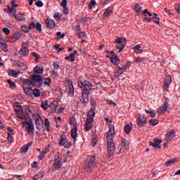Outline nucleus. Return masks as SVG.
<instances>
[{
	"mask_svg": "<svg viewBox=\"0 0 180 180\" xmlns=\"http://www.w3.org/2000/svg\"><path fill=\"white\" fill-rule=\"evenodd\" d=\"M108 127L109 131L106 136L108 146L107 154L108 157H112V155H115L116 150V146H115V143H113V137H115L116 132L115 131V126L112 124V121L110 122Z\"/></svg>",
	"mask_w": 180,
	"mask_h": 180,
	"instance_id": "f257e3e1",
	"label": "nucleus"
},
{
	"mask_svg": "<svg viewBox=\"0 0 180 180\" xmlns=\"http://www.w3.org/2000/svg\"><path fill=\"white\" fill-rule=\"evenodd\" d=\"M98 161L96 155H89L85 162L84 169L86 172H91L96 167Z\"/></svg>",
	"mask_w": 180,
	"mask_h": 180,
	"instance_id": "f03ea898",
	"label": "nucleus"
},
{
	"mask_svg": "<svg viewBox=\"0 0 180 180\" xmlns=\"http://www.w3.org/2000/svg\"><path fill=\"white\" fill-rule=\"evenodd\" d=\"M21 29L24 33H29L30 30L31 29H36L37 31L38 32H41V24L39 22H37L36 24L34 22H31L30 23L29 26L26 25H22Z\"/></svg>",
	"mask_w": 180,
	"mask_h": 180,
	"instance_id": "7ed1b4c3",
	"label": "nucleus"
},
{
	"mask_svg": "<svg viewBox=\"0 0 180 180\" xmlns=\"http://www.w3.org/2000/svg\"><path fill=\"white\" fill-rule=\"evenodd\" d=\"M77 85L81 89H89V91L95 89H92V83L91 82L81 78L77 79Z\"/></svg>",
	"mask_w": 180,
	"mask_h": 180,
	"instance_id": "20e7f679",
	"label": "nucleus"
},
{
	"mask_svg": "<svg viewBox=\"0 0 180 180\" xmlns=\"http://www.w3.org/2000/svg\"><path fill=\"white\" fill-rule=\"evenodd\" d=\"M147 123H148V117H147L146 115L142 114L138 115V117L136 118V124L138 127H144Z\"/></svg>",
	"mask_w": 180,
	"mask_h": 180,
	"instance_id": "39448f33",
	"label": "nucleus"
},
{
	"mask_svg": "<svg viewBox=\"0 0 180 180\" xmlns=\"http://www.w3.org/2000/svg\"><path fill=\"white\" fill-rule=\"evenodd\" d=\"M115 43H116L117 45L116 46V49H118V50H120L118 51V53H120V51H122L123 50V49H124V43H126V38L124 37H117L115 39Z\"/></svg>",
	"mask_w": 180,
	"mask_h": 180,
	"instance_id": "423d86ee",
	"label": "nucleus"
},
{
	"mask_svg": "<svg viewBox=\"0 0 180 180\" xmlns=\"http://www.w3.org/2000/svg\"><path fill=\"white\" fill-rule=\"evenodd\" d=\"M74 85L72 84V81L71 79L66 80V89L65 92L69 95V96H74Z\"/></svg>",
	"mask_w": 180,
	"mask_h": 180,
	"instance_id": "0eeeda50",
	"label": "nucleus"
},
{
	"mask_svg": "<svg viewBox=\"0 0 180 180\" xmlns=\"http://www.w3.org/2000/svg\"><path fill=\"white\" fill-rule=\"evenodd\" d=\"M82 103H88L89 102V89H84L82 91V98L80 99Z\"/></svg>",
	"mask_w": 180,
	"mask_h": 180,
	"instance_id": "6e6552de",
	"label": "nucleus"
},
{
	"mask_svg": "<svg viewBox=\"0 0 180 180\" xmlns=\"http://www.w3.org/2000/svg\"><path fill=\"white\" fill-rule=\"evenodd\" d=\"M14 110L16 113L17 117L19 119H23V108H22V105H20V103H17L14 105Z\"/></svg>",
	"mask_w": 180,
	"mask_h": 180,
	"instance_id": "1a4fd4ad",
	"label": "nucleus"
},
{
	"mask_svg": "<svg viewBox=\"0 0 180 180\" xmlns=\"http://www.w3.org/2000/svg\"><path fill=\"white\" fill-rule=\"evenodd\" d=\"M63 167V162H61V158L58 156L56 159L54 160V163L52 166V169L53 172L58 171Z\"/></svg>",
	"mask_w": 180,
	"mask_h": 180,
	"instance_id": "9d476101",
	"label": "nucleus"
},
{
	"mask_svg": "<svg viewBox=\"0 0 180 180\" xmlns=\"http://www.w3.org/2000/svg\"><path fill=\"white\" fill-rule=\"evenodd\" d=\"M171 110V107H169V103H163L162 106H160L157 109L158 113L159 115H162V113H165V112H169Z\"/></svg>",
	"mask_w": 180,
	"mask_h": 180,
	"instance_id": "9b49d317",
	"label": "nucleus"
},
{
	"mask_svg": "<svg viewBox=\"0 0 180 180\" xmlns=\"http://www.w3.org/2000/svg\"><path fill=\"white\" fill-rule=\"evenodd\" d=\"M161 143H162V140L158 139H153V143L150 141L149 142V146H152L154 148H158L160 149L161 148Z\"/></svg>",
	"mask_w": 180,
	"mask_h": 180,
	"instance_id": "f8f14e48",
	"label": "nucleus"
},
{
	"mask_svg": "<svg viewBox=\"0 0 180 180\" xmlns=\"http://www.w3.org/2000/svg\"><path fill=\"white\" fill-rule=\"evenodd\" d=\"M36 129L40 131V130L44 129V126L43 125V120L40 118V116H38L35 120Z\"/></svg>",
	"mask_w": 180,
	"mask_h": 180,
	"instance_id": "ddd939ff",
	"label": "nucleus"
},
{
	"mask_svg": "<svg viewBox=\"0 0 180 180\" xmlns=\"http://www.w3.org/2000/svg\"><path fill=\"white\" fill-rule=\"evenodd\" d=\"M175 136H176V132H175V130L171 129L166 134V141L169 143L172 139H174Z\"/></svg>",
	"mask_w": 180,
	"mask_h": 180,
	"instance_id": "4468645a",
	"label": "nucleus"
},
{
	"mask_svg": "<svg viewBox=\"0 0 180 180\" xmlns=\"http://www.w3.org/2000/svg\"><path fill=\"white\" fill-rule=\"evenodd\" d=\"M172 82V77L171 75H167L164 81V89H168L169 88V85H171V83Z\"/></svg>",
	"mask_w": 180,
	"mask_h": 180,
	"instance_id": "2eb2a0df",
	"label": "nucleus"
},
{
	"mask_svg": "<svg viewBox=\"0 0 180 180\" xmlns=\"http://www.w3.org/2000/svg\"><path fill=\"white\" fill-rule=\"evenodd\" d=\"M45 23L49 29H54L56 27V22L51 18H47L45 20Z\"/></svg>",
	"mask_w": 180,
	"mask_h": 180,
	"instance_id": "dca6fc26",
	"label": "nucleus"
},
{
	"mask_svg": "<svg viewBox=\"0 0 180 180\" xmlns=\"http://www.w3.org/2000/svg\"><path fill=\"white\" fill-rule=\"evenodd\" d=\"M32 79V81H34V82H42L43 81V77H41L40 75L38 74H32L31 75Z\"/></svg>",
	"mask_w": 180,
	"mask_h": 180,
	"instance_id": "f3484780",
	"label": "nucleus"
},
{
	"mask_svg": "<svg viewBox=\"0 0 180 180\" xmlns=\"http://www.w3.org/2000/svg\"><path fill=\"white\" fill-rule=\"evenodd\" d=\"M23 123L24 124H26V126H28V133H34V125L33 124V122L25 121Z\"/></svg>",
	"mask_w": 180,
	"mask_h": 180,
	"instance_id": "a211bd4d",
	"label": "nucleus"
},
{
	"mask_svg": "<svg viewBox=\"0 0 180 180\" xmlns=\"http://www.w3.org/2000/svg\"><path fill=\"white\" fill-rule=\"evenodd\" d=\"M32 143H28L26 145H24L20 148V153L21 154H26L27 151H29V148H30V146H32Z\"/></svg>",
	"mask_w": 180,
	"mask_h": 180,
	"instance_id": "6ab92c4d",
	"label": "nucleus"
},
{
	"mask_svg": "<svg viewBox=\"0 0 180 180\" xmlns=\"http://www.w3.org/2000/svg\"><path fill=\"white\" fill-rule=\"evenodd\" d=\"M7 72L8 75H10V77H13V78H18V77H19V75L20 74V71L16 72L11 69L8 70Z\"/></svg>",
	"mask_w": 180,
	"mask_h": 180,
	"instance_id": "aec40b11",
	"label": "nucleus"
},
{
	"mask_svg": "<svg viewBox=\"0 0 180 180\" xmlns=\"http://www.w3.org/2000/svg\"><path fill=\"white\" fill-rule=\"evenodd\" d=\"M71 136L74 141H77V137H78V129L77 127H73L71 130Z\"/></svg>",
	"mask_w": 180,
	"mask_h": 180,
	"instance_id": "412c9836",
	"label": "nucleus"
},
{
	"mask_svg": "<svg viewBox=\"0 0 180 180\" xmlns=\"http://www.w3.org/2000/svg\"><path fill=\"white\" fill-rule=\"evenodd\" d=\"M68 143V139H67V136L62 134L60 135V140L58 143L59 146H64V144H67Z\"/></svg>",
	"mask_w": 180,
	"mask_h": 180,
	"instance_id": "4be33fe9",
	"label": "nucleus"
},
{
	"mask_svg": "<svg viewBox=\"0 0 180 180\" xmlns=\"http://www.w3.org/2000/svg\"><path fill=\"white\" fill-rule=\"evenodd\" d=\"M111 63H112L114 65H119V64H120V59L117 56L113 55V56L111 57Z\"/></svg>",
	"mask_w": 180,
	"mask_h": 180,
	"instance_id": "5701e85b",
	"label": "nucleus"
},
{
	"mask_svg": "<svg viewBox=\"0 0 180 180\" xmlns=\"http://www.w3.org/2000/svg\"><path fill=\"white\" fill-rule=\"evenodd\" d=\"M20 53L22 54V56H23V57H26L29 56V49H27L26 46H22L20 50Z\"/></svg>",
	"mask_w": 180,
	"mask_h": 180,
	"instance_id": "b1692460",
	"label": "nucleus"
},
{
	"mask_svg": "<svg viewBox=\"0 0 180 180\" xmlns=\"http://www.w3.org/2000/svg\"><path fill=\"white\" fill-rule=\"evenodd\" d=\"M58 106V103L56 101H53L49 105V108L51 109L52 112H56L57 110V107Z\"/></svg>",
	"mask_w": 180,
	"mask_h": 180,
	"instance_id": "393cba45",
	"label": "nucleus"
},
{
	"mask_svg": "<svg viewBox=\"0 0 180 180\" xmlns=\"http://www.w3.org/2000/svg\"><path fill=\"white\" fill-rule=\"evenodd\" d=\"M112 12H113V6H111L106 8L105 11L103 13V16L105 18H108V16H110V13H112Z\"/></svg>",
	"mask_w": 180,
	"mask_h": 180,
	"instance_id": "a878e982",
	"label": "nucleus"
},
{
	"mask_svg": "<svg viewBox=\"0 0 180 180\" xmlns=\"http://www.w3.org/2000/svg\"><path fill=\"white\" fill-rule=\"evenodd\" d=\"M134 53H137V54H141L143 53V49H141V45L137 44L134 47L132 48Z\"/></svg>",
	"mask_w": 180,
	"mask_h": 180,
	"instance_id": "bb28decb",
	"label": "nucleus"
},
{
	"mask_svg": "<svg viewBox=\"0 0 180 180\" xmlns=\"http://www.w3.org/2000/svg\"><path fill=\"white\" fill-rule=\"evenodd\" d=\"M121 146H122V150H127V147L129 146V141H127V139H121Z\"/></svg>",
	"mask_w": 180,
	"mask_h": 180,
	"instance_id": "cd10ccee",
	"label": "nucleus"
},
{
	"mask_svg": "<svg viewBox=\"0 0 180 180\" xmlns=\"http://www.w3.org/2000/svg\"><path fill=\"white\" fill-rule=\"evenodd\" d=\"M97 143H98V135L96 134H94L92 135V139H91L92 147H96Z\"/></svg>",
	"mask_w": 180,
	"mask_h": 180,
	"instance_id": "c85d7f7f",
	"label": "nucleus"
},
{
	"mask_svg": "<svg viewBox=\"0 0 180 180\" xmlns=\"http://www.w3.org/2000/svg\"><path fill=\"white\" fill-rule=\"evenodd\" d=\"M15 20L20 22L22 20H25L26 17L24 15L19 13V14H17L15 15Z\"/></svg>",
	"mask_w": 180,
	"mask_h": 180,
	"instance_id": "c756f323",
	"label": "nucleus"
},
{
	"mask_svg": "<svg viewBox=\"0 0 180 180\" xmlns=\"http://www.w3.org/2000/svg\"><path fill=\"white\" fill-rule=\"evenodd\" d=\"M33 71L35 74H42L44 69L43 68H40L39 66H35L33 69Z\"/></svg>",
	"mask_w": 180,
	"mask_h": 180,
	"instance_id": "7c9ffc66",
	"label": "nucleus"
},
{
	"mask_svg": "<svg viewBox=\"0 0 180 180\" xmlns=\"http://www.w3.org/2000/svg\"><path fill=\"white\" fill-rule=\"evenodd\" d=\"M90 103L91 106V109H96V107L98 106V103H96V100H95V98L90 97Z\"/></svg>",
	"mask_w": 180,
	"mask_h": 180,
	"instance_id": "2f4dec72",
	"label": "nucleus"
},
{
	"mask_svg": "<svg viewBox=\"0 0 180 180\" xmlns=\"http://www.w3.org/2000/svg\"><path fill=\"white\" fill-rule=\"evenodd\" d=\"M95 110L94 108H91L88 113H87V117L94 118L95 117Z\"/></svg>",
	"mask_w": 180,
	"mask_h": 180,
	"instance_id": "473e14b6",
	"label": "nucleus"
},
{
	"mask_svg": "<svg viewBox=\"0 0 180 180\" xmlns=\"http://www.w3.org/2000/svg\"><path fill=\"white\" fill-rule=\"evenodd\" d=\"M73 30L76 32V36H77L80 32H81V25H74L72 27Z\"/></svg>",
	"mask_w": 180,
	"mask_h": 180,
	"instance_id": "72a5a7b5",
	"label": "nucleus"
},
{
	"mask_svg": "<svg viewBox=\"0 0 180 180\" xmlns=\"http://www.w3.org/2000/svg\"><path fill=\"white\" fill-rule=\"evenodd\" d=\"M78 54V51L75 50L73 53H70L69 57L70 58V63L75 61V55Z\"/></svg>",
	"mask_w": 180,
	"mask_h": 180,
	"instance_id": "f704fd0d",
	"label": "nucleus"
},
{
	"mask_svg": "<svg viewBox=\"0 0 180 180\" xmlns=\"http://www.w3.org/2000/svg\"><path fill=\"white\" fill-rule=\"evenodd\" d=\"M22 34L20 32H15L11 36V39H15V41H18L20 39Z\"/></svg>",
	"mask_w": 180,
	"mask_h": 180,
	"instance_id": "c9c22d12",
	"label": "nucleus"
},
{
	"mask_svg": "<svg viewBox=\"0 0 180 180\" xmlns=\"http://www.w3.org/2000/svg\"><path fill=\"white\" fill-rule=\"evenodd\" d=\"M41 94V91L39 89H34L33 90V95L35 96V98L40 97V95Z\"/></svg>",
	"mask_w": 180,
	"mask_h": 180,
	"instance_id": "e433bc0d",
	"label": "nucleus"
},
{
	"mask_svg": "<svg viewBox=\"0 0 180 180\" xmlns=\"http://www.w3.org/2000/svg\"><path fill=\"white\" fill-rule=\"evenodd\" d=\"M118 70L117 72L115 73L116 77H120V75H123L124 70L120 66L117 67Z\"/></svg>",
	"mask_w": 180,
	"mask_h": 180,
	"instance_id": "4c0bfd02",
	"label": "nucleus"
},
{
	"mask_svg": "<svg viewBox=\"0 0 180 180\" xmlns=\"http://www.w3.org/2000/svg\"><path fill=\"white\" fill-rule=\"evenodd\" d=\"M31 85L32 86H36L37 88H41V86H43V82H38L37 84V82L32 81Z\"/></svg>",
	"mask_w": 180,
	"mask_h": 180,
	"instance_id": "58836bf2",
	"label": "nucleus"
},
{
	"mask_svg": "<svg viewBox=\"0 0 180 180\" xmlns=\"http://www.w3.org/2000/svg\"><path fill=\"white\" fill-rule=\"evenodd\" d=\"M141 9H143V7L139 6V4H136L134 8V11H135L136 13H140V12H141Z\"/></svg>",
	"mask_w": 180,
	"mask_h": 180,
	"instance_id": "ea45409f",
	"label": "nucleus"
},
{
	"mask_svg": "<svg viewBox=\"0 0 180 180\" xmlns=\"http://www.w3.org/2000/svg\"><path fill=\"white\" fill-rule=\"evenodd\" d=\"M175 161H176V159L172 158V159H170L169 160H167L165 164L168 167L169 165H172V164H174Z\"/></svg>",
	"mask_w": 180,
	"mask_h": 180,
	"instance_id": "a19ab883",
	"label": "nucleus"
},
{
	"mask_svg": "<svg viewBox=\"0 0 180 180\" xmlns=\"http://www.w3.org/2000/svg\"><path fill=\"white\" fill-rule=\"evenodd\" d=\"M0 47L3 50V51H5L6 53L8 51V44H6V42H4L1 45H0Z\"/></svg>",
	"mask_w": 180,
	"mask_h": 180,
	"instance_id": "79ce46f5",
	"label": "nucleus"
},
{
	"mask_svg": "<svg viewBox=\"0 0 180 180\" xmlns=\"http://www.w3.org/2000/svg\"><path fill=\"white\" fill-rule=\"evenodd\" d=\"M91 129H92V124H89L88 122H86V124L84 125V130L86 131H89V130H91Z\"/></svg>",
	"mask_w": 180,
	"mask_h": 180,
	"instance_id": "37998d69",
	"label": "nucleus"
},
{
	"mask_svg": "<svg viewBox=\"0 0 180 180\" xmlns=\"http://www.w3.org/2000/svg\"><path fill=\"white\" fill-rule=\"evenodd\" d=\"M44 85H47L50 86V84H51V79L50 77L44 78V82L43 83Z\"/></svg>",
	"mask_w": 180,
	"mask_h": 180,
	"instance_id": "c03bdc74",
	"label": "nucleus"
},
{
	"mask_svg": "<svg viewBox=\"0 0 180 180\" xmlns=\"http://www.w3.org/2000/svg\"><path fill=\"white\" fill-rule=\"evenodd\" d=\"M14 64L15 67H19L20 68H22V67H25V64L23 63H20L19 60H15Z\"/></svg>",
	"mask_w": 180,
	"mask_h": 180,
	"instance_id": "a18cd8bd",
	"label": "nucleus"
},
{
	"mask_svg": "<svg viewBox=\"0 0 180 180\" xmlns=\"http://www.w3.org/2000/svg\"><path fill=\"white\" fill-rule=\"evenodd\" d=\"M23 89H24L25 94H26L27 95H30V96L32 95V91H33V89H32L29 87L25 88V86H23Z\"/></svg>",
	"mask_w": 180,
	"mask_h": 180,
	"instance_id": "49530a36",
	"label": "nucleus"
},
{
	"mask_svg": "<svg viewBox=\"0 0 180 180\" xmlns=\"http://www.w3.org/2000/svg\"><path fill=\"white\" fill-rule=\"evenodd\" d=\"M7 134V140H8L10 143H13V136H12V134H13L12 132H8Z\"/></svg>",
	"mask_w": 180,
	"mask_h": 180,
	"instance_id": "de8ad7c7",
	"label": "nucleus"
},
{
	"mask_svg": "<svg viewBox=\"0 0 180 180\" xmlns=\"http://www.w3.org/2000/svg\"><path fill=\"white\" fill-rule=\"evenodd\" d=\"M124 130L127 134H129L130 131H131V127L130 125L127 124L124 127Z\"/></svg>",
	"mask_w": 180,
	"mask_h": 180,
	"instance_id": "09e8293b",
	"label": "nucleus"
},
{
	"mask_svg": "<svg viewBox=\"0 0 180 180\" xmlns=\"http://www.w3.org/2000/svg\"><path fill=\"white\" fill-rule=\"evenodd\" d=\"M96 5V1H95V0H91L89 4V9H92V8H94V6H95Z\"/></svg>",
	"mask_w": 180,
	"mask_h": 180,
	"instance_id": "8fccbe9b",
	"label": "nucleus"
},
{
	"mask_svg": "<svg viewBox=\"0 0 180 180\" xmlns=\"http://www.w3.org/2000/svg\"><path fill=\"white\" fill-rule=\"evenodd\" d=\"M54 19H56L58 22H60L61 20V17L60 16V13L58 12L55 13L53 15Z\"/></svg>",
	"mask_w": 180,
	"mask_h": 180,
	"instance_id": "3c124183",
	"label": "nucleus"
},
{
	"mask_svg": "<svg viewBox=\"0 0 180 180\" xmlns=\"http://www.w3.org/2000/svg\"><path fill=\"white\" fill-rule=\"evenodd\" d=\"M149 123L152 126H157L158 124V120H150Z\"/></svg>",
	"mask_w": 180,
	"mask_h": 180,
	"instance_id": "603ef678",
	"label": "nucleus"
},
{
	"mask_svg": "<svg viewBox=\"0 0 180 180\" xmlns=\"http://www.w3.org/2000/svg\"><path fill=\"white\" fill-rule=\"evenodd\" d=\"M7 82L8 84H9L10 86H12L13 88H16V84L12 82L11 79H7Z\"/></svg>",
	"mask_w": 180,
	"mask_h": 180,
	"instance_id": "864d4df0",
	"label": "nucleus"
},
{
	"mask_svg": "<svg viewBox=\"0 0 180 180\" xmlns=\"http://www.w3.org/2000/svg\"><path fill=\"white\" fill-rule=\"evenodd\" d=\"M85 36H86L85 32H82L78 35H77V37H78V39H82V37H85Z\"/></svg>",
	"mask_w": 180,
	"mask_h": 180,
	"instance_id": "5fc2aeb1",
	"label": "nucleus"
},
{
	"mask_svg": "<svg viewBox=\"0 0 180 180\" xmlns=\"http://www.w3.org/2000/svg\"><path fill=\"white\" fill-rule=\"evenodd\" d=\"M56 36H58V37H59V39H64V37H65V34H61V32H58L56 33Z\"/></svg>",
	"mask_w": 180,
	"mask_h": 180,
	"instance_id": "6e6d98bb",
	"label": "nucleus"
},
{
	"mask_svg": "<svg viewBox=\"0 0 180 180\" xmlns=\"http://www.w3.org/2000/svg\"><path fill=\"white\" fill-rule=\"evenodd\" d=\"M35 5H36L37 6H38L39 8H42V6H44L43 1L39 0V1H37L35 3Z\"/></svg>",
	"mask_w": 180,
	"mask_h": 180,
	"instance_id": "4d7b16f0",
	"label": "nucleus"
},
{
	"mask_svg": "<svg viewBox=\"0 0 180 180\" xmlns=\"http://www.w3.org/2000/svg\"><path fill=\"white\" fill-rule=\"evenodd\" d=\"M3 32L6 36H8L11 33V30L8 29V27L3 28Z\"/></svg>",
	"mask_w": 180,
	"mask_h": 180,
	"instance_id": "13d9d810",
	"label": "nucleus"
},
{
	"mask_svg": "<svg viewBox=\"0 0 180 180\" xmlns=\"http://www.w3.org/2000/svg\"><path fill=\"white\" fill-rule=\"evenodd\" d=\"M86 123H89L90 124H92V123H94V118H91L87 117V119L86 120Z\"/></svg>",
	"mask_w": 180,
	"mask_h": 180,
	"instance_id": "bf43d9fd",
	"label": "nucleus"
},
{
	"mask_svg": "<svg viewBox=\"0 0 180 180\" xmlns=\"http://www.w3.org/2000/svg\"><path fill=\"white\" fill-rule=\"evenodd\" d=\"M68 1L67 0H63L62 2L60 3V6L62 8H65L67 6Z\"/></svg>",
	"mask_w": 180,
	"mask_h": 180,
	"instance_id": "052dcab7",
	"label": "nucleus"
},
{
	"mask_svg": "<svg viewBox=\"0 0 180 180\" xmlns=\"http://www.w3.org/2000/svg\"><path fill=\"white\" fill-rule=\"evenodd\" d=\"M72 146V143L71 142H67L65 144L63 145V147L65 148H70Z\"/></svg>",
	"mask_w": 180,
	"mask_h": 180,
	"instance_id": "680f3d73",
	"label": "nucleus"
},
{
	"mask_svg": "<svg viewBox=\"0 0 180 180\" xmlns=\"http://www.w3.org/2000/svg\"><path fill=\"white\" fill-rule=\"evenodd\" d=\"M143 60H144V58H141V57H138L135 59V63L136 64H139V63H141V61H143Z\"/></svg>",
	"mask_w": 180,
	"mask_h": 180,
	"instance_id": "e2e57ef3",
	"label": "nucleus"
},
{
	"mask_svg": "<svg viewBox=\"0 0 180 180\" xmlns=\"http://www.w3.org/2000/svg\"><path fill=\"white\" fill-rule=\"evenodd\" d=\"M45 127L46 128L50 127V121H49L48 118L45 119Z\"/></svg>",
	"mask_w": 180,
	"mask_h": 180,
	"instance_id": "0e129e2a",
	"label": "nucleus"
},
{
	"mask_svg": "<svg viewBox=\"0 0 180 180\" xmlns=\"http://www.w3.org/2000/svg\"><path fill=\"white\" fill-rule=\"evenodd\" d=\"M44 157H46V154L43 152H41L39 155V160H44Z\"/></svg>",
	"mask_w": 180,
	"mask_h": 180,
	"instance_id": "69168bd1",
	"label": "nucleus"
},
{
	"mask_svg": "<svg viewBox=\"0 0 180 180\" xmlns=\"http://www.w3.org/2000/svg\"><path fill=\"white\" fill-rule=\"evenodd\" d=\"M8 12L10 13H13V15H15V13H16V9L15 8H9Z\"/></svg>",
	"mask_w": 180,
	"mask_h": 180,
	"instance_id": "338daca9",
	"label": "nucleus"
},
{
	"mask_svg": "<svg viewBox=\"0 0 180 180\" xmlns=\"http://www.w3.org/2000/svg\"><path fill=\"white\" fill-rule=\"evenodd\" d=\"M175 9H176L177 13H179L180 15V5L176 6Z\"/></svg>",
	"mask_w": 180,
	"mask_h": 180,
	"instance_id": "774afa93",
	"label": "nucleus"
}]
</instances>
